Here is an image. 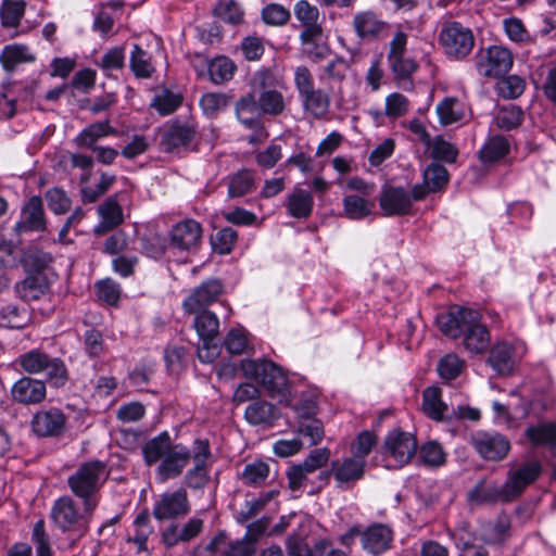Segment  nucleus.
Returning a JSON list of instances; mask_svg holds the SVG:
<instances>
[{
	"label": "nucleus",
	"mask_w": 556,
	"mask_h": 556,
	"mask_svg": "<svg viewBox=\"0 0 556 556\" xmlns=\"http://www.w3.org/2000/svg\"><path fill=\"white\" fill-rule=\"evenodd\" d=\"M31 540L36 547V556H52L49 535L45 530V521L38 520L33 529ZM31 547L27 543H15L8 551V556H31Z\"/></svg>",
	"instance_id": "obj_23"
},
{
	"label": "nucleus",
	"mask_w": 556,
	"mask_h": 556,
	"mask_svg": "<svg viewBox=\"0 0 556 556\" xmlns=\"http://www.w3.org/2000/svg\"><path fill=\"white\" fill-rule=\"evenodd\" d=\"M52 262V255L38 247L27 248L21 257V263L25 270L36 275H42V271L47 269Z\"/></svg>",
	"instance_id": "obj_35"
},
{
	"label": "nucleus",
	"mask_w": 556,
	"mask_h": 556,
	"mask_svg": "<svg viewBox=\"0 0 556 556\" xmlns=\"http://www.w3.org/2000/svg\"><path fill=\"white\" fill-rule=\"evenodd\" d=\"M43 371L50 386L55 389L63 388L68 381L67 369L60 358L50 357Z\"/></svg>",
	"instance_id": "obj_57"
},
{
	"label": "nucleus",
	"mask_w": 556,
	"mask_h": 556,
	"mask_svg": "<svg viewBox=\"0 0 556 556\" xmlns=\"http://www.w3.org/2000/svg\"><path fill=\"white\" fill-rule=\"evenodd\" d=\"M212 456L207 439H195L192 442L193 467L188 469L184 476V484L191 490H203L210 483V464Z\"/></svg>",
	"instance_id": "obj_6"
},
{
	"label": "nucleus",
	"mask_w": 556,
	"mask_h": 556,
	"mask_svg": "<svg viewBox=\"0 0 556 556\" xmlns=\"http://www.w3.org/2000/svg\"><path fill=\"white\" fill-rule=\"evenodd\" d=\"M510 523L507 517H498L496 521L482 528L481 538L488 544L501 543L506 539Z\"/></svg>",
	"instance_id": "obj_47"
},
{
	"label": "nucleus",
	"mask_w": 556,
	"mask_h": 556,
	"mask_svg": "<svg viewBox=\"0 0 556 556\" xmlns=\"http://www.w3.org/2000/svg\"><path fill=\"white\" fill-rule=\"evenodd\" d=\"M528 440L535 445L556 444V425L542 424L526 430Z\"/></svg>",
	"instance_id": "obj_54"
},
{
	"label": "nucleus",
	"mask_w": 556,
	"mask_h": 556,
	"mask_svg": "<svg viewBox=\"0 0 556 556\" xmlns=\"http://www.w3.org/2000/svg\"><path fill=\"white\" fill-rule=\"evenodd\" d=\"M523 112L522 110L514 104L503 106L496 117V125L506 130L514 129L522 123Z\"/></svg>",
	"instance_id": "obj_58"
},
{
	"label": "nucleus",
	"mask_w": 556,
	"mask_h": 556,
	"mask_svg": "<svg viewBox=\"0 0 556 556\" xmlns=\"http://www.w3.org/2000/svg\"><path fill=\"white\" fill-rule=\"evenodd\" d=\"M190 511V503L186 490L179 489L166 492L155 502L152 515L159 520L177 519L187 516Z\"/></svg>",
	"instance_id": "obj_11"
},
{
	"label": "nucleus",
	"mask_w": 556,
	"mask_h": 556,
	"mask_svg": "<svg viewBox=\"0 0 556 556\" xmlns=\"http://www.w3.org/2000/svg\"><path fill=\"white\" fill-rule=\"evenodd\" d=\"M491 367L500 375H508L515 366L514 349L507 343L495 344L488 358Z\"/></svg>",
	"instance_id": "obj_31"
},
{
	"label": "nucleus",
	"mask_w": 556,
	"mask_h": 556,
	"mask_svg": "<svg viewBox=\"0 0 556 556\" xmlns=\"http://www.w3.org/2000/svg\"><path fill=\"white\" fill-rule=\"evenodd\" d=\"M254 188V178L250 170L243 169L229 178L228 195L230 198L242 197Z\"/></svg>",
	"instance_id": "obj_50"
},
{
	"label": "nucleus",
	"mask_w": 556,
	"mask_h": 556,
	"mask_svg": "<svg viewBox=\"0 0 556 556\" xmlns=\"http://www.w3.org/2000/svg\"><path fill=\"white\" fill-rule=\"evenodd\" d=\"M235 71V63L226 56L216 58L208 64V74L215 84H222L231 79Z\"/></svg>",
	"instance_id": "obj_49"
},
{
	"label": "nucleus",
	"mask_w": 556,
	"mask_h": 556,
	"mask_svg": "<svg viewBox=\"0 0 556 556\" xmlns=\"http://www.w3.org/2000/svg\"><path fill=\"white\" fill-rule=\"evenodd\" d=\"M480 314L477 312V318L470 325H466L463 336L464 345L470 353H482L489 344V331L480 324Z\"/></svg>",
	"instance_id": "obj_29"
},
{
	"label": "nucleus",
	"mask_w": 556,
	"mask_h": 556,
	"mask_svg": "<svg viewBox=\"0 0 556 556\" xmlns=\"http://www.w3.org/2000/svg\"><path fill=\"white\" fill-rule=\"evenodd\" d=\"M269 473V467L266 463L258 460L245 465L241 479L244 484L257 485L266 480Z\"/></svg>",
	"instance_id": "obj_60"
},
{
	"label": "nucleus",
	"mask_w": 556,
	"mask_h": 556,
	"mask_svg": "<svg viewBox=\"0 0 556 556\" xmlns=\"http://www.w3.org/2000/svg\"><path fill=\"white\" fill-rule=\"evenodd\" d=\"M343 214L350 219L361 220L372 213L375 203L359 194H348L342 200Z\"/></svg>",
	"instance_id": "obj_38"
},
{
	"label": "nucleus",
	"mask_w": 556,
	"mask_h": 556,
	"mask_svg": "<svg viewBox=\"0 0 556 556\" xmlns=\"http://www.w3.org/2000/svg\"><path fill=\"white\" fill-rule=\"evenodd\" d=\"M115 134L113 127L110 126L109 121L98 122L89 125L75 138V143L79 148L93 150L98 146L96 142L108 135Z\"/></svg>",
	"instance_id": "obj_39"
},
{
	"label": "nucleus",
	"mask_w": 556,
	"mask_h": 556,
	"mask_svg": "<svg viewBox=\"0 0 556 556\" xmlns=\"http://www.w3.org/2000/svg\"><path fill=\"white\" fill-rule=\"evenodd\" d=\"M300 98L304 110L317 118L324 117L329 111L330 98L319 88H315Z\"/></svg>",
	"instance_id": "obj_41"
},
{
	"label": "nucleus",
	"mask_w": 556,
	"mask_h": 556,
	"mask_svg": "<svg viewBox=\"0 0 556 556\" xmlns=\"http://www.w3.org/2000/svg\"><path fill=\"white\" fill-rule=\"evenodd\" d=\"M193 314L195 315L193 326L199 334V339H215L219 328L217 316L207 309Z\"/></svg>",
	"instance_id": "obj_43"
},
{
	"label": "nucleus",
	"mask_w": 556,
	"mask_h": 556,
	"mask_svg": "<svg viewBox=\"0 0 556 556\" xmlns=\"http://www.w3.org/2000/svg\"><path fill=\"white\" fill-rule=\"evenodd\" d=\"M379 206L384 216H401L412 212V197L403 187L384 185L379 197Z\"/></svg>",
	"instance_id": "obj_13"
},
{
	"label": "nucleus",
	"mask_w": 556,
	"mask_h": 556,
	"mask_svg": "<svg viewBox=\"0 0 556 556\" xmlns=\"http://www.w3.org/2000/svg\"><path fill=\"white\" fill-rule=\"evenodd\" d=\"M182 98L169 90H163L153 98L151 106H153L161 115L172 114L180 104Z\"/></svg>",
	"instance_id": "obj_59"
},
{
	"label": "nucleus",
	"mask_w": 556,
	"mask_h": 556,
	"mask_svg": "<svg viewBox=\"0 0 556 556\" xmlns=\"http://www.w3.org/2000/svg\"><path fill=\"white\" fill-rule=\"evenodd\" d=\"M230 102V97L225 93L207 92L200 99V106L204 114L211 118L216 117Z\"/></svg>",
	"instance_id": "obj_48"
},
{
	"label": "nucleus",
	"mask_w": 556,
	"mask_h": 556,
	"mask_svg": "<svg viewBox=\"0 0 556 556\" xmlns=\"http://www.w3.org/2000/svg\"><path fill=\"white\" fill-rule=\"evenodd\" d=\"M353 27L357 36L367 42L387 37L390 30V25L371 11L357 13Z\"/></svg>",
	"instance_id": "obj_18"
},
{
	"label": "nucleus",
	"mask_w": 556,
	"mask_h": 556,
	"mask_svg": "<svg viewBox=\"0 0 556 556\" xmlns=\"http://www.w3.org/2000/svg\"><path fill=\"white\" fill-rule=\"evenodd\" d=\"M247 421L251 425H270L278 419V410L266 401L252 402L244 412Z\"/></svg>",
	"instance_id": "obj_32"
},
{
	"label": "nucleus",
	"mask_w": 556,
	"mask_h": 556,
	"mask_svg": "<svg viewBox=\"0 0 556 556\" xmlns=\"http://www.w3.org/2000/svg\"><path fill=\"white\" fill-rule=\"evenodd\" d=\"M477 318V311L460 306H453L445 314L437 318L439 329L447 337L456 339L462 336L466 325Z\"/></svg>",
	"instance_id": "obj_16"
},
{
	"label": "nucleus",
	"mask_w": 556,
	"mask_h": 556,
	"mask_svg": "<svg viewBox=\"0 0 556 556\" xmlns=\"http://www.w3.org/2000/svg\"><path fill=\"white\" fill-rule=\"evenodd\" d=\"M408 36L397 30L389 43L388 62L396 78H408L418 67L417 62L406 55Z\"/></svg>",
	"instance_id": "obj_9"
},
{
	"label": "nucleus",
	"mask_w": 556,
	"mask_h": 556,
	"mask_svg": "<svg viewBox=\"0 0 556 556\" xmlns=\"http://www.w3.org/2000/svg\"><path fill=\"white\" fill-rule=\"evenodd\" d=\"M66 421L61 408H41L33 415L30 428L38 438H58L65 432Z\"/></svg>",
	"instance_id": "obj_8"
},
{
	"label": "nucleus",
	"mask_w": 556,
	"mask_h": 556,
	"mask_svg": "<svg viewBox=\"0 0 556 556\" xmlns=\"http://www.w3.org/2000/svg\"><path fill=\"white\" fill-rule=\"evenodd\" d=\"M294 16L300 22L305 36H312L313 33L323 29L319 21L320 14L317 7L311 4L307 0H300L294 4Z\"/></svg>",
	"instance_id": "obj_30"
},
{
	"label": "nucleus",
	"mask_w": 556,
	"mask_h": 556,
	"mask_svg": "<svg viewBox=\"0 0 556 556\" xmlns=\"http://www.w3.org/2000/svg\"><path fill=\"white\" fill-rule=\"evenodd\" d=\"M201 236V225L193 219H186L173 226L170 245L181 251H190L198 247Z\"/></svg>",
	"instance_id": "obj_20"
},
{
	"label": "nucleus",
	"mask_w": 556,
	"mask_h": 556,
	"mask_svg": "<svg viewBox=\"0 0 556 556\" xmlns=\"http://www.w3.org/2000/svg\"><path fill=\"white\" fill-rule=\"evenodd\" d=\"M142 455L147 466L157 464L155 477L160 483H164L181 476L192 459V447L173 443L169 433L163 431L146 442Z\"/></svg>",
	"instance_id": "obj_1"
},
{
	"label": "nucleus",
	"mask_w": 556,
	"mask_h": 556,
	"mask_svg": "<svg viewBox=\"0 0 556 556\" xmlns=\"http://www.w3.org/2000/svg\"><path fill=\"white\" fill-rule=\"evenodd\" d=\"M36 56L24 45L4 47L0 54V62L7 72H13L18 64L34 62Z\"/></svg>",
	"instance_id": "obj_40"
},
{
	"label": "nucleus",
	"mask_w": 556,
	"mask_h": 556,
	"mask_svg": "<svg viewBox=\"0 0 556 556\" xmlns=\"http://www.w3.org/2000/svg\"><path fill=\"white\" fill-rule=\"evenodd\" d=\"M427 146L431 157L435 161L454 163L458 156V149L442 137H435L433 140L429 139Z\"/></svg>",
	"instance_id": "obj_45"
},
{
	"label": "nucleus",
	"mask_w": 556,
	"mask_h": 556,
	"mask_svg": "<svg viewBox=\"0 0 556 556\" xmlns=\"http://www.w3.org/2000/svg\"><path fill=\"white\" fill-rule=\"evenodd\" d=\"M439 43L452 60H464L475 47L472 29L457 21H444L439 33Z\"/></svg>",
	"instance_id": "obj_4"
},
{
	"label": "nucleus",
	"mask_w": 556,
	"mask_h": 556,
	"mask_svg": "<svg viewBox=\"0 0 556 556\" xmlns=\"http://www.w3.org/2000/svg\"><path fill=\"white\" fill-rule=\"evenodd\" d=\"M49 281L45 275L30 274L15 285V292L23 301H36L48 293Z\"/></svg>",
	"instance_id": "obj_26"
},
{
	"label": "nucleus",
	"mask_w": 556,
	"mask_h": 556,
	"mask_svg": "<svg viewBox=\"0 0 556 556\" xmlns=\"http://www.w3.org/2000/svg\"><path fill=\"white\" fill-rule=\"evenodd\" d=\"M197 134L194 125L190 123H173L166 130L162 144L166 151L190 144Z\"/></svg>",
	"instance_id": "obj_27"
},
{
	"label": "nucleus",
	"mask_w": 556,
	"mask_h": 556,
	"mask_svg": "<svg viewBox=\"0 0 556 556\" xmlns=\"http://www.w3.org/2000/svg\"><path fill=\"white\" fill-rule=\"evenodd\" d=\"M541 473V465L538 462H529L510 470L504 483L505 497L510 501L518 497L523 490L532 483Z\"/></svg>",
	"instance_id": "obj_15"
},
{
	"label": "nucleus",
	"mask_w": 556,
	"mask_h": 556,
	"mask_svg": "<svg viewBox=\"0 0 556 556\" xmlns=\"http://www.w3.org/2000/svg\"><path fill=\"white\" fill-rule=\"evenodd\" d=\"M475 450L485 459L504 458L509 450L508 441L501 434L477 433L472 437Z\"/></svg>",
	"instance_id": "obj_22"
},
{
	"label": "nucleus",
	"mask_w": 556,
	"mask_h": 556,
	"mask_svg": "<svg viewBox=\"0 0 556 556\" xmlns=\"http://www.w3.org/2000/svg\"><path fill=\"white\" fill-rule=\"evenodd\" d=\"M365 467L366 459L357 458L352 455L341 460H333L330 471L323 472L321 476L325 479L329 476H333L339 489L349 490L363 479Z\"/></svg>",
	"instance_id": "obj_10"
},
{
	"label": "nucleus",
	"mask_w": 556,
	"mask_h": 556,
	"mask_svg": "<svg viewBox=\"0 0 556 556\" xmlns=\"http://www.w3.org/2000/svg\"><path fill=\"white\" fill-rule=\"evenodd\" d=\"M130 68L139 78H149L154 72L150 56L139 45H134L130 55Z\"/></svg>",
	"instance_id": "obj_51"
},
{
	"label": "nucleus",
	"mask_w": 556,
	"mask_h": 556,
	"mask_svg": "<svg viewBox=\"0 0 556 556\" xmlns=\"http://www.w3.org/2000/svg\"><path fill=\"white\" fill-rule=\"evenodd\" d=\"M110 470L105 463L92 459L80 464L68 476L67 484L71 492L81 500L84 510L93 514L100 502V490L105 484Z\"/></svg>",
	"instance_id": "obj_2"
},
{
	"label": "nucleus",
	"mask_w": 556,
	"mask_h": 556,
	"mask_svg": "<svg viewBox=\"0 0 556 556\" xmlns=\"http://www.w3.org/2000/svg\"><path fill=\"white\" fill-rule=\"evenodd\" d=\"M25 12V3L20 0H4L0 8V17L4 27H16Z\"/></svg>",
	"instance_id": "obj_52"
},
{
	"label": "nucleus",
	"mask_w": 556,
	"mask_h": 556,
	"mask_svg": "<svg viewBox=\"0 0 556 556\" xmlns=\"http://www.w3.org/2000/svg\"><path fill=\"white\" fill-rule=\"evenodd\" d=\"M509 152V142L503 136L491 137L479 151V159L483 163H494L505 157Z\"/></svg>",
	"instance_id": "obj_42"
},
{
	"label": "nucleus",
	"mask_w": 556,
	"mask_h": 556,
	"mask_svg": "<svg viewBox=\"0 0 556 556\" xmlns=\"http://www.w3.org/2000/svg\"><path fill=\"white\" fill-rule=\"evenodd\" d=\"M306 33H300L299 39L303 47L305 55L314 61L319 62L330 54V48L323 42V29L313 33L312 36H305Z\"/></svg>",
	"instance_id": "obj_36"
},
{
	"label": "nucleus",
	"mask_w": 556,
	"mask_h": 556,
	"mask_svg": "<svg viewBox=\"0 0 556 556\" xmlns=\"http://www.w3.org/2000/svg\"><path fill=\"white\" fill-rule=\"evenodd\" d=\"M257 102L262 113L270 116H278L286 109L285 98L277 89L260 92Z\"/></svg>",
	"instance_id": "obj_44"
},
{
	"label": "nucleus",
	"mask_w": 556,
	"mask_h": 556,
	"mask_svg": "<svg viewBox=\"0 0 556 556\" xmlns=\"http://www.w3.org/2000/svg\"><path fill=\"white\" fill-rule=\"evenodd\" d=\"M48 207L56 215L65 214L70 211L72 201L66 192L61 188H52L46 192Z\"/></svg>",
	"instance_id": "obj_61"
},
{
	"label": "nucleus",
	"mask_w": 556,
	"mask_h": 556,
	"mask_svg": "<svg viewBox=\"0 0 556 556\" xmlns=\"http://www.w3.org/2000/svg\"><path fill=\"white\" fill-rule=\"evenodd\" d=\"M422 410L433 420H442L446 415L448 407L442 401L441 389L438 387H428L422 392Z\"/></svg>",
	"instance_id": "obj_33"
},
{
	"label": "nucleus",
	"mask_w": 556,
	"mask_h": 556,
	"mask_svg": "<svg viewBox=\"0 0 556 556\" xmlns=\"http://www.w3.org/2000/svg\"><path fill=\"white\" fill-rule=\"evenodd\" d=\"M241 370L244 377L261 384L270 397H278L279 402H288V378L283 370L274 362L267 359H243L241 362Z\"/></svg>",
	"instance_id": "obj_3"
},
{
	"label": "nucleus",
	"mask_w": 556,
	"mask_h": 556,
	"mask_svg": "<svg viewBox=\"0 0 556 556\" xmlns=\"http://www.w3.org/2000/svg\"><path fill=\"white\" fill-rule=\"evenodd\" d=\"M393 531L383 523H375L361 533L362 546L372 555L384 553L391 547Z\"/></svg>",
	"instance_id": "obj_21"
},
{
	"label": "nucleus",
	"mask_w": 556,
	"mask_h": 556,
	"mask_svg": "<svg viewBox=\"0 0 556 556\" xmlns=\"http://www.w3.org/2000/svg\"><path fill=\"white\" fill-rule=\"evenodd\" d=\"M421 462L429 467H439L445 463V453L437 442H428L419 450Z\"/></svg>",
	"instance_id": "obj_62"
},
{
	"label": "nucleus",
	"mask_w": 556,
	"mask_h": 556,
	"mask_svg": "<svg viewBox=\"0 0 556 556\" xmlns=\"http://www.w3.org/2000/svg\"><path fill=\"white\" fill-rule=\"evenodd\" d=\"M468 500L479 504L510 502L509 498L505 497L504 484L502 486H497L493 483H486L484 481H480L473 489L468 492Z\"/></svg>",
	"instance_id": "obj_37"
},
{
	"label": "nucleus",
	"mask_w": 556,
	"mask_h": 556,
	"mask_svg": "<svg viewBox=\"0 0 556 556\" xmlns=\"http://www.w3.org/2000/svg\"><path fill=\"white\" fill-rule=\"evenodd\" d=\"M115 181V176L101 173L99 182L94 187H85L81 189V200L84 203H93L104 194Z\"/></svg>",
	"instance_id": "obj_63"
},
{
	"label": "nucleus",
	"mask_w": 556,
	"mask_h": 556,
	"mask_svg": "<svg viewBox=\"0 0 556 556\" xmlns=\"http://www.w3.org/2000/svg\"><path fill=\"white\" fill-rule=\"evenodd\" d=\"M314 199L309 191L295 187L286 200V208L290 216L306 219L312 215Z\"/></svg>",
	"instance_id": "obj_24"
},
{
	"label": "nucleus",
	"mask_w": 556,
	"mask_h": 556,
	"mask_svg": "<svg viewBox=\"0 0 556 556\" xmlns=\"http://www.w3.org/2000/svg\"><path fill=\"white\" fill-rule=\"evenodd\" d=\"M448 179L450 174L447 169L437 162L431 163L424 170V184L432 192L439 191L442 188H444L448 182Z\"/></svg>",
	"instance_id": "obj_46"
},
{
	"label": "nucleus",
	"mask_w": 556,
	"mask_h": 556,
	"mask_svg": "<svg viewBox=\"0 0 556 556\" xmlns=\"http://www.w3.org/2000/svg\"><path fill=\"white\" fill-rule=\"evenodd\" d=\"M476 68L484 77L498 78L513 66L511 52L502 46H490L476 54Z\"/></svg>",
	"instance_id": "obj_7"
},
{
	"label": "nucleus",
	"mask_w": 556,
	"mask_h": 556,
	"mask_svg": "<svg viewBox=\"0 0 556 556\" xmlns=\"http://www.w3.org/2000/svg\"><path fill=\"white\" fill-rule=\"evenodd\" d=\"M214 14L222 21L237 25L243 21V10L235 0L220 1L214 9Z\"/></svg>",
	"instance_id": "obj_56"
},
{
	"label": "nucleus",
	"mask_w": 556,
	"mask_h": 556,
	"mask_svg": "<svg viewBox=\"0 0 556 556\" xmlns=\"http://www.w3.org/2000/svg\"><path fill=\"white\" fill-rule=\"evenodd\" d=\"M46 226L42 200L34 195L22 207L21 219L14 226V232L21 236L31 231H45Z\"/></svg>",
	"instance_id": "obj_14"
},
{
	"label": "nucleus",
	"mask_w": 556,
	"mask_h": 556,
	"mask_svg": "<svg viewBox=\"0 0 556 556\" xmlns=\"http://www.w3.org/2000/svg\"><path fill=\"white\" fill-rule=\"evenodd\" d=\"M223 292V285L217 279H208L194 288L182 303L188 313H199L214 303Z\"/></svg>",
	"instance_id": "obj_17"
},
{
	"label": "nucleus",
	"mask_w": 556,
	"mask_h": 556,
	"mask_svg": "<svg viewBox=\"0 0 556 556\" xmlns=\"http://www.w3.org/2000/svg\"><path fill=\"white\" fill-rule=\"evenodd\" d=\"M463 369L462 359L455 354H447L438 365V371L442 379L444 380H453L455 379Z\"/></svg>",
	"instance_id": "obj_64"
},
{
	"label": "nucleus",
	"mask_w": 556,
	"mask_h": 556,
	"mask_svg": "<svg viewBox=\"0 0 556 556\" xmlns=\"http://www.w3.org/2000/svg\"><path fill=\"white\" fill-rule=\"evenodd\" d=\"M287 549L290 556H328L331 551L329 542L318 540L312 547L299 536L287 539Z\"/></svg>",
	"instance_id": "obj_34"
},
{
	"label": "nucleus",
	"mask_w": 556,
	"mask_h": 556,
	"mask_svg": "<svg viewBox=\"0 0 556 556\" xmlns=\"http://www.w3.org/2000/svg\"><path fill=\"white\" fill-rule=\"evenodd\" d=\"M416 439L408 432L393 430L384 440V455L394 460V465L402 467L415 455Z\"/></svg>",
	"instance_id": "obj_12"
},
{
	"label": "nucleus",
	"mask_w": 556,
	"mask_h": 556,
	"mask_svg": "<svg viewBox=\"0 0 556 556\" xmlns=\"http://www.w3.org/2000/svg\"><path fill=\"white\" fill-rule=\"evenodd\" d=\"M525 87L526 83L521 77L510 75L500 79L496 83L495 90L504 99H516L523 93Z\"/></svg>",
	"instance_id": "obj_53"
},
{
	"label": "nucleus",
	"mask_w": 556,
	"mask_h": 556,
	"mask_svg": "<svg viewBox=\"0 0 556 556\" xmlns=\"http://www.w3.org/2000/svg\"><path fill=\"white\" fill-rule=\"evenodd\" d=\"M237 119L244 127H258L262 122V111L254 93L250 92L241 97L235 105Z\"/></svg>",
	"instance_id": "obj_25"
},
{
	"label": "nucleus",
	"mask_w": 556,
	"mask_h": 556,
	"mask_svg": "<svg viewBox=\"0 0 556 556\" xmlns=\"http://www.w3.org/2000/svg\"><path fill=\"white\" fill-rule=\"evenodd\" d=\"M49 358L50 357L47 354L33 350L22 354L18 357L17 363L24 371L30 375H36L45 370Z\"/></svg>",
	"instance_id": "obj_55"
},
{
	"label": "nucleus",
	"mask_w": 556,
	"mask_h": 556,
	"mask_svg": "<svg viewBox=\"0 0 556 556\" xmlns=\"http://www.w3.org/2000/svg\"><path fill=\"white\" fill-rule=\"evenodd\" d=\"M98 213L101 217V222L94 227L96 235H103L111 231L124 220L121 205L112 198H109L99 205Z\"/></svg>",
	"instance_id": "obj_28"
},
{
	"label": "nucleus",
	"mask_w": 556,
	"mask_h": 556,
	"mask_svg": "<svg viewBox=\"0 0 556 556\" xmlns=\"http://www.w3.org/2000/svg\"><path fill=\"white\" fill-rule=\"evenodd\" d=\"M12 399L24 405H36L47 396L46 383L42 380L23 377L11 389Z\"/></svg>",
	"instance_id": "obj_19"
},
{
	"label": "nucleus",
	"mask_w": 556,
	"mask_h": 556,
	"mask_svg": "<svg viewBox=\"0 0 556 556\" xmlns=\"http://www.w3.org/2000/svg\"><path fill=\"white\" fill-rule=\"evenodd\" d=\"M91 516L92 514H87L84 509L79 511L75 501L70 496L56 500L51 509L53 522L63 532H75L78 538L87 532Z\"/></svg>",
	"instance_id": "obj_5"
}]
</instances>
